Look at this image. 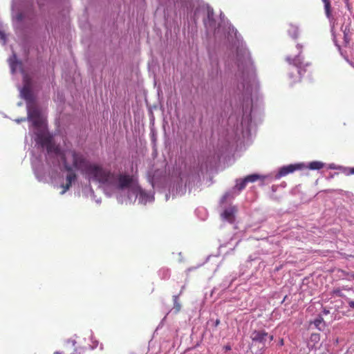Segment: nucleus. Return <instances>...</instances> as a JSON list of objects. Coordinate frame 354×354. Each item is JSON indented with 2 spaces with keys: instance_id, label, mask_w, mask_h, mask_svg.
<instances>
[{
  "instance_id": "1",
  "label": "nucleus",
  "mask_w": 354,
  "mask_h": 354,
  "mask_svg": "<svg viewBox=\"0 0 354 354\" xmlns=\"http://www.w3.org/2000/svg\"><path fill=\"white\" fill-rule=\"evenodd\" d=\"M67 155L72 158V169L79 170L82 174L86 175L93 181H97L103 167L96 164H91L86 156L80 151L75 150L67 151Z\"/></svg>"
},
{
  "instance_id": "2",
  "label": "nucleus",
  "mask_w": 354,
  "mask_h": 354,
  "mask_svg": "<svg viewBox=\"0 0 354 354\" xmlns=\"http://www.w3.org/2000/svg\"><path fill=\"white\" fill-rule=\"evenodd\" d=\"M97 182L105 185L116 187L118 189L128 188L131 192L133 191L134 186L137 185V182L132 176L127 174H116L104 168Z\"/></svg>"
},
{
  "instance_id": "3",
  "label": "nucleus",
  "mask_w": 354,
  "mask_h": 354,
  "mask_svg": "<svg viewBox=\"0 0 354 354\" xmlns=\"http://www.w3.org/2000/svg\"><path fill=\"white\" fill-rule=\"evenodd\" d=\"M237 65L239 71L243 76H249L254 74V66L250 53L246 50L237 51Z\"/></svg>"
},
{
  "instance_id": "4",
  "label": "nucleus",
  "mask_w": 354,
  "mask_h": 354,
  "mask_svg": "<svg viewBox=\"0 0 354 354\" xmlns=\"http://www.w3.org/2000/svg\"><path fill=\"white\" fill-rule=\"evenodd\" d=\"M46 150L48 153H53L57 156L61 157L66 171L72 170V167H71V165L68 164L66 161L67 151L63 153L61 151V149L59 147V145H55L53 142L46 148Z\"/></svg>"
},
{
  "instance_id": "5",
  "label": "nucleus",
  "mask_w": 354,
  "mask_h": 354,
  "mask_svg": "<svg viewBox=\"0 0 354 354\" xmlns=\"http://www.w3.org/2000/svg\"><path fill=\"white\" fill-rule=\"evenodd\" d=\"M28 118L32 122L35 127H38L40 126V112L37 107L28 105Z\"/></svg>"
},
{
  "instance_id": "6",
  "label": "nucleus",
  "mask_w": 354,
  "mask_h": 354,
  "mask_svg": "<svg viewBox=\"0 0 354 354\" xmlns=\"http://www.w3.org/2000/svg\"><path fill=\"white\" fill-rule=\"evenodd\" d=\"M301 168L302 165L301 164L288 165L287 166L282 167L281 168H280L277 174L276 175V178H280L289 174L293 173L295 171L299 170Z\"/></svg>"
},
{
  "instance_id": "7",
  "label": "nucleus",
  "mask_w": 354,
  "mask_h": 354,
  "mask_svg": "<svg viewBox=\"0 0 354 354\" xmlns=\"http://www.w3.org/2000/svg\"><path fill=\"white\" fill-rule=\"evenodd\" d=\"M131 192L135 194L142 203H146L149 201V196L138 184L134 186Z\"/></svg>"
},
{
  "instance_id": "8",
  "label": "nucleus",
  "mask_w": 354,
  "mask_h": 354,
  "mask_svg": "<svg viewBox=\"0 0 354 354\" xmlns=\"http://www.w3.org/2000/svg\"><path fill=\"white\" fill-rule=\"evenodd\" d=\"M37 142L41 147L47 148L53 142V138L46 133H39L37 136Z\"/></svg>"
},
{
  "instance_id": "9",
  "label": "nucleus",
  "mask_w": 354,
  "mask_h": 354,
  "mask_svg": "<svg viewBox=\"0 0 354 354\" xmlns=\"http://www.w3.org/2000/svg\"><path fill=\"white\" fill-rule=\"evenodd\" d=\"M22 97L29 104L34 101V97L30 87L25 85L21 91Z\"/></svg>"
},
{
  "instance_id": "10",
  "label": "nucleus",
  "mask_w": 354,
  "mask_h": 354,
  "mask_svg": "<svg viewBox=\"0 0 354 354\" xmlns=\"http://www.w3.org/2000/svg\"><path fill=\"white\" fill-rule=\"evenodd\" d=\"M268 335L264 330H254L251 334V339L253 342L263 343Z\"/></svg>"
},
{
  "instance_id": "11",
  "label": "nucleus",
  "mask_w": 354,
  "mask_h": 354,
  "mask_svg": "<svg viewBox=\"0 0 354 354\" xmlns=\"http://www.w3.org/2000/svg\"><path fill=\"white\" fill-rule=\"evenodd\" d=\"M236 209L235 207H230L224 210L222 216L224 219L232 223L234 221V214Z\"/></svg>"
},
{
  "instance_id": "12",
  "label": "nucleus",
  "mask_w": 354,
  "mask_h": 354,
  "mask_svg": "<svg viewBox=\"0 0 354 354\" xmlns=\"http://www.w3.org/2000/svg\"><path fill=\"white\" fill-rule=\"evenodd\" d=\"M324 167V163L321 161H313L308 164V168L311 170H319Z\"/></svg>"
},
{
  "instance_id": "13",
  "label": "nucleus",
  "mask_w": 354,
  "mask_h": 354,
  "mask_svg": "<svg viewBox=\"0 0 354 354\" xmlns=\"http://www.w3.org/2000/svg\"><path fill=\"white\" fill-rule=\"evenodd\" d=\"M205 24L206 26H212L214 25L215 21L214 19V12L212 10H207V19L205 20Z\"/></svg>"
},
{
  "instance_id": "14",
  "label": "nucleus",
  "mask_w": 354,
  "mask_h": 354,
  "mask_svg": "<svg viewBox=\"0 0 354 354\" xmlns=\"http://www.w3.org/2000/svg\"><path fill=\"white\" fill-rule=\"evenodd\" d=\"M322 1L324 3V9H325L326 15L328 18H330L331 16L330 0H322Z\"/></svg>"
},
{
  "instance_id": "15",
  "label": "nucleus",
  "mask_w": 354,
  "mask_h": 354,
  "mask_svg": "<svg viewBox=\"0 0 354 354\" xmlns=\"http://www.w3.org/2000/svg\"><path fill=\"white\" fill-rule=\"evenodd\" d=\"M69 174L66 176V183L72 185V183L76 179V174L71 171H68Z\"/></svg>"
},
{
  "instance_id": "16",
  "label": "nucleus",
  "mask_w": 354,
  "mask_h": 354,
  "mask_svg": "<svg viewBox=\"0 0 354 354\" xmlns=\"http://www.w3.org/2000/svg\"><path fill=\"white\" fill-rule=\"evenodd\" d=\"M246 185H247V182L245 180V178L239 179V180H236V187L239 191H241V190L245 189V187H246Z\"/></svg>"
},
{
  "instance_id": "17",
  "label": "nucleus",
  "mask_w": 354,
  "mask_h": 354,
  "mask_svg": "<svg viewBox=\"0 0 354 354\" xmlns=\"http://www.w3.org/2000/svg\"><path fill=\"white\" fill-rule=\"evenodd\" d=\"M248 183H253L260 178V176L258 174H250L244 178Z\"/></svg>"
},
{
  "instance_id": "18",
  "label": "nucleus",
  "mask_w": 354,
  "mask_h": 354,
  "mask_svg": "<svg viewBox=\"0 0 354 354\" xmlns=\"http://www.w3.org/2000/svg\"><path fill=\"white\" fill-rule=\"evenodd\" d=\"M289 34L293 38H297L298 36V28L296 26H290L288 30Z\"/></svg>"
},
{
  "instance_id": "19",
  "label": "nucleus",
  "mask_w": 354,
  "mask_h": 354,
  "mask_svg": "<svg viewBox=\"0 0 354 354\" xmlns=\"http://www.w3.org/2000/svg\"><path fill=\"white\" fill-rule=\"evenodd\" d=\"M10 64L11 69H12V72H14L15 70V64H16V55H13L12 57H11L10 59Z\"/></svg>"
},
{
  "instance_id": "20",
  "label": "nucleus",
  "mask_w": 354,
  "mask_h": 354,
  "mask_svg": "<svg viewBox=\"0 0 354 354\" xmlns=\"http://www.w3.org/2000/svg\"><path fill=\"white\" fill-rule=\"evenodd\" d=\"M333 294L336 295V296H338V297H342L343 296L342 290L340 289H339V288L334 289L333 290Z\"/></svg>"
},
{
  "instance_id": "21",
  "label": "nucleus",
  "mask_w": 354,
  "mask_h": 354,
  "mask_svg": "<svg viewBox=\"0 0 354 354\" xmlns=\"http://www.w3.org/2000/svg\"><path fill=\"white\" fill-rule=\"evenodd\" d=\"M71 187V185L68 184L67 183L66 185H63V190L61 192V194H64L69 188Z\"/></svg>"
},
{
  "instance_id": "22",
  "label": "nucleus",
  "mask_w": 354,
  "mask_h": 354,
  "mask_svg": "<svg viewBox=\"0 0 354 354\" xmlns=\"http://www.w3.org/2000/svg\"><path fill=\"white\" fill-rule=\"evenodd\" d=\"M322 322L323 318L320 317L315 320L314 324L316 326H318Z\"/></svg>"
},
{
  "instance_id": "23",
  "label": "nucleus",
  "mask_w": 354,
  "mask_h": 354,
  "mask_svg": "<svg viewBox=\"0 0 354 354\" xmlns=\"http://www.w3.org/2000/svg\"><path fill=\"white\" fill-rule=\"evenodd\" d=\"M342 272L343 273V274L345 276V277H352V274H354V272H347L346 271H342Z\"/></svg>"
},
{
  "instance_id": "24",
  "label": "nucleus",
  "mask_w": 354,
  "mask_h": 354,
  "mask_svg": "<svg viewBox=\"0 0 354 354\" xmlns=\"http://www.w3.org/2000/svg\"><path fill=\"white\" fill-rule=\"evenodd\" d=\"M348 305L351 308H354V301H350Z\"/></svg>"
},
{
  "instance_id": "25",
  "label": "nucleus",
  "mask_w": 354,
  "mask_h": 354,
  "mask_svg": "<svg viewBox=\"0 0 354 354\" xmlns=\"http://www.w3.org/2000/svg\"><path fill=\"white\" fill-rule=\"evenodd\" d=\"M0 38L1 39H3V40H5V39H6L5 38V35L3 32H0Z\"/></svg>"
},
{
  "instance_id": "26",
  "label": "nucleus",
  "mask_w": 354,
  "mask_h": 354,
  "mask_svg": "<svg viewBox=\"0 0 354 354\" xmlns=\"http://www.w3.org/2000/svg\"><path fill=\"white\" fill-rule=\"evenodd\" d=\"M279 346H282L284 344V341L283 339H281L279 342Z\"/></svg>"
},
{
  "instance_id": "27",
  "label": "nucleus",
  "mask_w": 354,
  "mask_h": 354,
  "mask_svg": "<svg viewBox=\"0 0 354 354\" xmlns=\"http://www.w3.org/2000/svg\"><path fill=\"white\" fill-rule=\"evenodd\" d=\"M219 324H220V320L219 319H216L215 323H214L215 327L218 326Z\"/></svg>"
},
{
  "instance_id": "28",
  "label": "nucleus",
  "mask_w": 354,
  "mask_h": 354,
  "mask_svg": "<svg viewBox=\"0 0 354 354\" xmlns=\"http://www.w3.org/2000/svg\"><path fill=\"white\" fill-rule=\"evenodd\" d=\"M225 350L228 351V350H230L231 349V347L230 346H226L225 347Z\"/></svg>"
},
{
  "instance_id": "29",
  "label": "nucleus",
  "mask_w": 354,
  "mask_h": 354,
  "mask_svg": "<svg viewBox=\"0 0 354 354\" xmlns=\"http://www.w3.org/2000/svg\"><path fill=\"white\" fill-rule=\"evenodd\" d=\"M176 308L177 310L178 311L180 310V305L179 304H176Z\"/></svg>"
},
{
  "instance_id": "30",
  "label": "nucleus",
  "mask_w": 354,
  "mask_h": 354,
  "mask_svg": "<svg viewBox=\"0 0 354 354\" xmlns=\"http://www.w3.org/2000/svg\"><path fill=\"white\" fill-rule=\"evenodd\" d=\"M53 354H63L62 353L59 352V351H55L53 353Z\"/></svg>"
},
{
  "instance_id": "31",
  "label": "nucleus",
  "mask_w": 354,
  "mask_h": 354,
  "mask_svg": "<svg viewBox=\"0 0 354 354\" xmlns=\"http://www.w3.org/2000/svg\"><path fill=\"white\" fill-rule=\"evenodd\" d=\"M273 338H274V337H273V335H270V336L269 337L270 341H272V340H273Z\"/></svg>"
},
{
  "instance_id": "32",
  "label": "nucleus",
  "mask_w": 354,
  "mask_h": 354,
  "mask_svg": "<svg viewBox=\"0 0 354 354\" xmlns=\"http://www.w3.org/2000/svg\"><path fill=\"white\" fill-rule=\"evenodd\" d=\"M351 173H352V174H354V168H353V169H351Z\"/></svg>"
},
{
  "instance_id": "33",
  "label": "nucleus",
  "mask_w": 354,
  "mask_h": 354,
  "mask_svg": "<svg viewBox=\"0 0 354 354\" xmlns=\"http://www.w3.org/2000/svg\"><path fill=\"white\" fill-rule=\"evenodd\" d=\"M227 194H225V196H224V198H227Z\"/></svg>"
},
{
  "instance_id": "34",
  "label": "nucleus",
  "mask_w": 354,
  "mask_h": 354,
  "mask_svg": "<svg viewBox=\"0 0 354 354\" xmlns=\"http://www.w3.org/2000/svg\"><path fill=\"white\" fill-rule=\"evenodd\" d=\"M350 257H354V256H352V255H349Z\"/></svg>"
},
{
  "instance_id": "35",
  "label": "nucleus",
  "mask_w": 354,
  "mask_h": 354,
  "mask_svg": "<svg viewBox=\"0 0 354 354\" xmlns=\"http://www.w3.org/2000/svg\"><path fill=\"white\" fill-rule=\"evenodd\" d=\"M352 278H353V279H354V274H352Z\"/></svg>"
}]
</instances>
